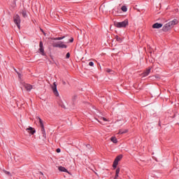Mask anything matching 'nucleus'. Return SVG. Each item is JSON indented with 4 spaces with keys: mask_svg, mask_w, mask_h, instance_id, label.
I'll use <instances>...</instances> for the list:
<instances>
[{
    "mask_svg": "<svg viewBox=\"0 0 179 179\" xmlns=\"http://www.w3.org/2000/svg\"><path fill=\"white\" fill-rule=\"evenodd\" d=\"M52 90L55 96H56L57 97H58V96H59V94L58 93V90H57V83H53V85L52 86Z\"/></svg>",
    "mask_w": 179,
    "mask_h": 179,
    "instance_id": "obj_8",
    "label": "nucleus"
},
{
    "mask_svg": "<svg viewBox=\"0 0 179 179\" xmlns=\"http://www.w3.org/2000/svg\"><path fill=\"white\" fill-rule=\"evenodd\" d=\"M41 54V55H45V53L44 52V45H43V41H40L39 43V50H38Z\"/></svg>",
    "mask_w": 179,
    "mask_h": 179,
    "instance_id": "obj_9",
    "label": "nucleus"
},
{
    "mask_svg": "<svg viewBox=\"0 0 179 179\" xmlns=\"http://www.w3.org/2000/svg\"><path fill=\"white\" fill-rule=\"evenodd\" d=\"M40 173L43 175V173L40 172Z\"/></svg>",
    "mask_w": 179,
    "mask_h": 179,
    "instance_id": "obj_33",
    "label": "nucleus"
},
{
    "mask_svg": "<svg viewBox=\"0 0 179 179\" xmlns=\"http://www.w3.org/2000/svg\"><path fill=\"white\" fill-rule=\"evenodd\" d=\"M127 132H128V129H124V130L120 129V130H119V134H127Z\"/></svg>",
    "mask_w": 179,
    "mask_h": 179,
    "instance_id": "obj_15",
    "label": "nucleus"
},
{
    "mask_svg": "<svg viewBox=\"0 0 179 179\" xmlns=\"http://www.w3.org/2000/svg\"><path fill=\"white\" fill-rule=\"evenodd\" d=\"M56 152H57V153H60V152H61V149L57 148V149L56 150Z\"/></svg>",
    "mask_w": 179,
    "mask_h": 179,
    "instance_id": "obj_26",
    "label": "nucleus"
},
{
    "mask_svg": "<svg viewBox=\"0 0 179 179\" xmlns=\"http://www.w3.org/2000/svg\"><path fill=\"white\" fill-rule=\"evenodd\" d=\"M14 23H15L18 29H20V17L19 16V15H16L14 17Z\"/></svg>",
    "mask_w": 179,
    "mask_h": 179,
    "instance_id": "obj_5",
    "label": "nucleus"
},
{
    "mask_svg": "<svg viewBox=\"0 0 179 179\" xmlns=\"http://www.w3.org/2000/svg\"><path fill=\"white\" fill-rule=\"evenodd\" d=\"M23 87L27 90V92H30L31 89H33V85L30 84H27L26 83H22Z\"/></svg>",
    "mask_w": 179,
    "mask_h": 179,
    "instance_id": "obj_6",
    "label": "nucleus"
},
{
    "mask_svg": "<svg viewBox=\"0 0 179 179\" xmlns=\"http://www.w3.org/2000/svg\"><path fill=\"white\" fill-rule=\"evenodd\" d=\"M106 72H108V73H113V70L110 69H106Z\"/></svg>",
    "mask_w": 179,
    "mask_h": 179,
    "instance_id": "obj_20",
    "label": "nucleus"
},
{
    "mask_svg": "<svg viewBox=\"0 0 179 179\" xmlns=\"http://www.w3.org/2000/svg\"><path fill=\"white\" fill-rule=\"evenodd\" d=\"M78 99V96L76 95H74L72 98L73 101H75Z\"/></svg>",
    "mask_w": 179,
    "mask_h": 179,
    "instance_id": "obj_21",
    "label": "nucleus"
},
{
    "mask_svg": "<svg viewBox=\"0 0 179 179\" xmlns=\"http://www.w3.org/2000/svg\"><path fill=\"white\" fill-rule=\"evenodd\" d=\"M161 27H163V24L158 22L152 25V29H161Z\"/></svg>",
    "mask_w": 179,
    "mask_h": 179,
    "instance_id": "obj_12",
    "label": "nucleus"
},
{
    "mask_svg": "<svg viewBox=\"0 0 179 179\" xmlns=\"http://www.w3.org/2000/svg\"><path fill=\"white\" fill-rule=\"evenodd\" d=\"M89 65H90V66H93L94 65V63H93V62H90L89 63Z\"/></svg>",
    "mask_w": 179,
    "mask_h": 179,
    "instance_id": "obj_25",
    "label": "nucleus"
},
{
    "mask_svg": "<svg viewBox=\"0 0 179 179\" xmlns=\"http://www.w3.org/2000/svg\"><path fill=\"white\" fill-rule=\"evenodd\" d=\"M115 174H120V168L116 169Z\"/></svg>",
    "mask_w": 179,
    "mask_h": 179,
    "instance_id": "obj_23",
    "label": "nucleus"
},
{
    "mask_svg": "<svg viewBox=\"0 0 179 179\" xmlns=\"http://www.w3.org/2000/svg\"><path fill=\"white\" fill-rule=\"evenodd\" d=\"M70 43H73V38H72L71 39H70Z\"/></svg>",
    "mask_w": 179,
    "mask_h": 179,
    "instance_id": "obj_29",
    "label": "nucleus"
},
{
    "mask_svg": "<svg viewBox=\"0 0 179 179\" xmlns=\"http://www.w3.org/2000/svg\"><path fill=\"white\" fill-rule=\"evenodd\" d=\"M87 148H88V149L90 148V145H87Z\"/></svg>",
    "mask_w": 179,
    "mask_h": 179,
    "instance_id": "obj_30",
    "label": "nucleus"
},
{
    "mask_svg": "<svg viewBox=\"0 0 179 179\" xmlns=\"http://www.w3.org/2000/svg\"><path fill=\"white\" fill-rule=\"evenodd\" d=\"M150 71H152V67H148L143 73V76H148L149 73H150Z\"/></svg>",
    "mask_w": 179,
    "mask_h": 179,
    "instance_id": "obj_11",
    "label": "nucleus"
},
{
    "mask_svg": "<svg viewBox=\"0 0 179 179\" xmlns=\"http://www.w3.org/2000/svg\"><path fill=\"white\" fill-rule=\"evenodd\" d=\"M58 170H59V171H62V172H64V173H69V172L68 171V170H67L66 169H65V167H64V166H59Z\"/></svg>",
    "mask_w": 179,
    "mask_h": 179,
    "instance_id": "obj_13",
    "label": "nucleus"
},
{
    "mask_svg": "<svg viewBox=\"0 0 179 179\" xmlns=\"http://www.w3.org/2000/svg\"><path fill=\"white\" fill-rule=\"evenodd\" d=\"M36 118H37V120H38L39 124L41 127L42 134H43L44 138H45V129H44V124H43V120H41V118H40V117H36Z\"/></svg>",
    "mask_w": 179,
    "mask_h": 179,
    "instance_id": "obj_4",
    "label": "nucleus"
},
{
    "mask_svg": "<svg viewBox=\"0 0 179 179\" xmlns=\"http://www.w3.org/2000/svg\"><path fill=\"white\" fill-rule=\"evenodd\" d=\"M110 141L111 142H113V143H117L118 142V141L117 140V138L115 137H111L110 138Z\"/></svg>",
    "mask_w": 179,
    "mask_h": 179,
    "instance_id": "obj_14",
    "label": "nucleus"
},
{
    "mask_svg": "<svg viewBox=\"0 0 179 179\" xmlns=\"http://www.w3.org/2000/svg\"><path fill=\"white\" fill-rule=\"evenodd\" d=\"M53 47L56 48H66V45H65L64 42L59 41V42L53 43Z\"/></svg>",
    "mask_w": 179,
    "mask_h": 179,
    "instance_id": "obj_3",
    "label": "nucleus"
},
{
    "mask_svg": "<svg viewBox=\"0 0 179 179\" xmlns=\"http://www.w3.org/2000/svg\"><path fill=\"white\" fill-rule=\"evenodd\" d=\"M71 57V54L69 52H68L66 55V58H69Z\"/></svg>",
    "mask_w": 179,
    "mask_h": 179,
    "instance_id": "obj_24",
    "label": "nucleus"
},
{
    "mask_svg": "<svg viewBox=\"0 0 179 179\" xmlns=\"http://www.w3.org/2000/svg\"><path fill=\"white\" fill-rule=\"evenodd\" d=\"M63 85H66V83L65 81H62Z\"/></svg>",
    "mask_w": 179,
    "mask_h": 179,
    "instance_id": "obj_31",
    "label": "nucleus"
},
{
    "mask_svg": "<svg viewBox=\"0 0 179 179\" xmlns=\"http://www.w3.org/2000/svg\"><path fill=\"white\" fill-rule=\"evenodd\" d=\"M177 23H178V21L176 19L166 23L162 28L163 31H169V30L173 29Z\"/></svg>",
    "mask_w": 179,
    "mask_h": 179,
    "instance_id": "obj_1",
    "label": "nucleus"
},
{
    "mask_svg": "<svg viewBox=\"0 0 179 179\" xmlns=\"http://www.w3.org/2000/svg\"><path fill=\"white\" fill-rule=\"evenodd\" d=\"M22 15L23 17H27V13H26V10H22Z\"/></svg>",
    "mask_w": 179,
    "mask_h": 179,
    "instance_id": "obj_17",
    "label": "nucleus"
},
{
    "mask_svg": "<svg viewBox=\"0 0 179 179\" xmlns=\"http://www.w3.org/2000/svg\"><path fill=\"white\" fill-rule=\"evenodd\" d=\"M103 121H108L106 117H101Z\"/></svg>",
    "mask_w": 179,
    "mask_h": 179,
    "instance_id": "obj_27",
    "label": "nucleus"
},
{
    "mask_svg": "<svg viewBox=\"0 0 179 179\" xmlns=\"http://www.w3.org/2000/svg\"><path fill=\"white\" fill-rule=\"evenodd\" d=\"M121 10H122V12H127V10H128V8H127V6H122Z\"/></svg>",
    "mask_w": 179,
    "mask_h": 179,
    "instance_id": "obj_16",
    "label": "nucleus"
},
{
    "mask_svg": "<svg viewBox=\"0 0 179 179\" xmlns=\"http://www.w3.org/2000/svg\"><path fill=\"white\" fill-rule=\"evenodd\" d=\"M26 131H28V134H31V135H34V134H36V129L33 127L27 128Z\"/></svg>",
    "mask_w": 179,
    "mask_h": 179,
    "instance_id": "obj_10",
    "label": "nucleus"
},
{
    "mask_svg": "<svg viewBox=\"0 0 179 179\" xmlns=\"http://www.w3.org/2000/svg\"><path fill=\"white\" fill-rule=\"evenodd\" d=\"M115 26L118 29H121L122 27H127V26H128V20H125L124 21H122L120 22H116L115 23Z\"/></svg>",
    "mask_w": 179,
    "mask_h": 179,
    "instance_id": "obj_2",
    "label": "nucleus"
},
{
    "mask_svg": "<svg viewBox=\"0 0 179 179\" xmlns=\"http://www.w3.org/2000/svg\"><path fill=\"white\" fill-rule=\"evenodd\" d=\"M64 38H65V36L57 37V38H55V40H64Z\"/></svg>",
    "mask_w": 179,
    "mask_h": 179,
    "instance_id": "obj_19",
    "label": "nucleus"
},
{
    "mask_svg": "<svg viewBox=\"0 0 179 179\" xmlns=\"http://www.w3.org/2000/svg\"><path fill=\"white\" fill-rule=\"evenodd\" d=\"M117 178H118V174H116V173H115V178H114V179H117Z\"/></svg>",
    "mask_w": 179,
    "mask_h": 179,
    "instance_id": "obj_28",
    "label": "nucleus"
},
{
    "mask_svg": "<svg viewBox=\"0 0 179 179\" xmlns=\"http://www.w3.org/2000/svg\"><path fill=\"white\" fill-rule=\"evenodd\" d=\"M19 78H20V74H19Z\"/></svg>",
    "mask_w": 179,
    "mask_h": 179,
    "instance_id": "obj_32",
    "label": "nucleus"
},
{
    "mask_svg": "<svg viewBox=\"0 0 179 179\" xmlns=\"http://www.w3.org/2000/svg\"><path fill=\"white\" fill-rule=\"evenodd\" d=\"M117 41H119V43H121L122 41V38H121L120 37H119L118 36H117L115 37Z\"/></svg>",
    "mask_w": 179,
    "mask_h": 179,
    "instance_id": "obj_18",
    "label": "nucleus"
},
{
    "mask_svg": "<svg viewBox=\"0 0 179 179\" xmlns=\"http://www.w3.org/2000/svg\"><path fill=\"white\" fill-rule=\"evenodd\" d=\"M3 172L5 173V174H7V176H10V172L8 171H3Z\"/></svg>",
    "mask_w": 179,
    "mask_h": 179,
    "instance_id": "obj_22",
    "label": "nucleus"
},
{
    "mask_svg": "<svg viewBox=\"0 0 179 179\" xmlns=\"http://www.w3.org/2000/svg\"><path fill=\"white\" fill-rule=\"evenodd\" d=\"M121 159H122V155H119L115 158V159L113 162V167L114 169L117 168V166H118V162H120V160H121Z\"/></svg>",
    "mask_w": 179,
    "mask_h": 179,
    "instance_id": "obj_7",
    "label": "nucleus"
}]
</instances>
